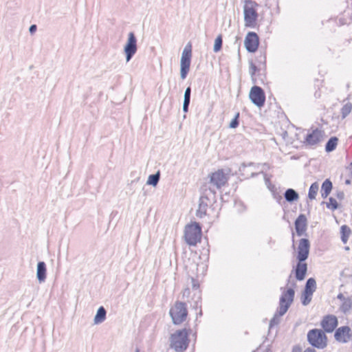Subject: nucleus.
I'll return each instance as SVG.
<instances>
[{"label": "nucleus", "mask_w": 352, "mask_h": 352, "mask_svg": "<svg viewBox=\"0 0 352 352\" xmlns=\"http://www.w3.org/2000/svg\"><path fill=\"white\" fill-rule=\"evenodd\" d=\"M307 340L311 346L319 349H323L327 345V336L322 330L318 329L309 331Z\"/></svg>", "instance_id": "20e7f679"}, {"label": "nucleus", "mask_w": 352, "mask_h": 352, "mask_svg": "<svg viewBox=\"0 0 352 352\" xmlns=\"http://www.w3.org/2000/svg\"><path fill=\"white\" fill-rule=\"evenodd\" d=\"M37 278L40 282L44 281L46 278V267L44 262H39L38 263Z\"/></svg>", "instance_id": "412c9836"}, {"label": "nucleus", "mask_w": 352, "mask_h": 352, "mask_svg": "<svg viewBox=\"0 0 352 352\" xmlns=\"http://www.w3.org/2000/svg\"><path fill=\"white\" fill-rule=\"evenodd\" d=\"M296 230L298 235H302L306 230L307 219L304 214H300L295 221Z\"/></svg>", "instance_id": "a211bd4d"}, {"label": "nucleus", "mask_w": 352, "mask_h": 352, "mask_svg": "<svg viewBox=\"0 0 352 352\" xmlns=\"http://www.w3.org/2000/svg\"><path fill=\"white\" fill-rule=\"evenodd\" d=\"M36 30V25H32L30 28V33L33 34Z\"/></svg>", "instance_id": "4c0bfd02"}, {"label": "nucleus", "mask_w": 352, "mask_h": 352, "mask_svg": "<svg viewBox=\"0 0 352 352\" xmlns=\"http://www.w3.org/2000/svg\"><path fill=\"white\" fill-rule=\"evenodd\" d=\"M210 184L217 188L226 186L228 182L229 176L223 169H218L209 175Z\"/></svg>", "instance_id": "6e6552de"}, {"label": "nucleus", "mask_w": 352, "mask_h": 352, "mask_svg": "<svg viewBox=\"0 0 352 352\" xmlns=\"http://www.w3.org/2000/svg\"><path fill=\"white\" fill-rule=\"evenodd\" d=\"M192 57V44L187 43L185 46L181 58V78L185 79L189 72Z\"/></svg>", "instance_id": "423d86ee"}, {"label": "nucleus", "mask_w": 352, "mask_h": 352, "mask_svg": "<svg viewBox=\"0 0 352 352\" xmlns=\"http://www.w3.org/2000/svg\"><path fill=\"white\" fill-rule=\"evenodd\" d=\"M340 231L342 241L344 243H346L351 233V229L347 226L343 225L341 226Z\"/></svg>", "instance_id": "5701e85b"}, {"label": "nucleus", "mask_w": 352, "mask_h": 352, "mask_svg": "<svg viewBox=\"0 0 352 352\" xmlns=\"http://www.w3.org/2000/svg\"><path fill=\"white\" fill-rule=\"evenodd\" d=\"M324 132L318 129L312 131L311 133L305 135L303 144L307 146H312L320 142L323 140Z\"/></svg>", "instance_id": "9b49d317"}, {"label": "nucleus", "mask_w": 352, "mask_h": 352, "mask_svg": "<svg viewBox=\"0 0 352 352\" xmlns=\"http://www.w3.org/2000/svg\"><path fill=\"white\" fill-rule=\"evenodd\" d=\"M352 110V104L349 102H346L341 109V116L342 118H345Z\"/></svg>", "instance_id": "bb28decb"}, {"label": "nucleus", "mask_w": 352, "mask_h": 352, "mask_svg": "<svg viewBox=\"0 0 352 352\" xmlns=\"http://www.w3.org/2000/svg\"><path fill=\"white\" fill-rule=\"evenodd\" d=\"M259 37L254 32H249L245 38L244 45L249 52H255L259 46Z\"/></svg>", "instance_id": "9d476101"}, {"label": "nucleus", "mask_w": 352, "mask_h": 352, "mask_svg": "<svg viewBox=\"0 0 352 352\" xmlns=\"http://www.w3.org/2000/svg\"><path fill=\"white\" fill-rule=\"evenodd\" d=\"M251 101L258 107L264 105L265 102V94L264 91L258 86H254L251 88L250 94Z\"/></svg>", "instance_id": "1a4fd4ad"}, {"label": "nucleus", "mask_w": 352, "mask_h": 352, "mask_svg": "<svg viewBox=\"0 0 352 352\" xmlns=\"http://www.w3.org/2000/svg\"><path fill=\"white\" fill-rule=\"evenodd\" d=\"M258 3L253 0H245L244 2V25L246 28H255L258 25L257 8Z\"/></svg>", "instance_id": "f257e3e1"}, {"label": "nucleus", "mask_w": 352, "mask_h": 352, "mask_svg": "<svg viewBox=\"0 0 352 352\" xmlns=\"http://www.w3.org/2000/svg\"><path fill=\"white\" fill-rule=\"evenodd\" d=\"M332 189V183L329 179H326L321 187V196L325 199L330 194Z\"/></svg>", "instance_id": "aec40b11"}, {"label": "nucleus", "mask_w": 352, "mask_h": 352, "mask_svg": "<svg viewBox=\"0 0 352 352\" xmlns=\"http://www.w3.org/2000/svg\"><path fill=\"white\" fill-rule=\"evenodd\" d=\"M137 51L136 38L133 32L129 34V38L126 46L124 47V52L126 54V61H129L133 54Z\"/></svg>", "instance_id": "4468645a"}, {"label": "nucleus", "mask_w": 352, "mask_h": 352, "mask_svg": "<svg viewBox=\"0 0 352 352\" xmlns=\"http://www.w3.org/2000/svg\"><path fill=\"white\" fill-rule=\"evenodd\" d=\"M287 129H289L291 135L290 139L293 140L291 142L292 144L294 143L295 140H296L303 144V140L305 138L304 130L301 129H296L293 124L287 125Z\"/></svg>", "instance_id": "dca6fc26"}, {"label": "nucleus", "mask_w": 352, "mask_h": 352, "mask_svg": "<svg viewBox=\"0 0 352 352\" xmlns=\"http://www.w3.org/2000/svg\"><path fill=\"white\" fill-rule=\"evenodd\" d=\"M335 339L342 343L347 342L351 337V329L347 326L339 327L335 332Z\"/></svg>", "instance_id": "2eb2a0df"}, {"label": "nucleus", "mask_w": 352, "mask_h": 352, "mask_svg": "<svg viewBox=\"0 0 352 352\" xmlns=\"http://www.w3.org/2000/svg\"><path fill=\"white\" fill-rule=\"evenodd\" d=\"M345 250H349V247H346V248H345Z\"/></svg>", "instance_id": "37998d69"}, {"label": "nucleus", "mask_w": 352, "mask_h": 352, "mask_svg": "<svg viewBox=\"0 0 352 352\" xmlns=\"http://www.w3.org/2000/svg\"><path fill=\"white\" fill-rule=\"evenodd\" d=\"M282 195H283L285 197H286V191L283 192L281 195H277L274 193V197L280 202V201L282 199Z\"/></svg>", "instance_id": "c9c22d12"}, {"label": "nucleus", "mask_w": 352, "mask_h": 352, "mask_svg": "<svg viewBox=\"0 0 352 352\" xmlns=\"http://www.w3.org/2000/svg\"><path fill=\"white\" fill-rule=\"evenodd\" d=\"M321 326L327 333H331L338 326V319L333 315L325 316L321 321Z\"/></svg>", "instance_id": "ddd939ff"}, {"label": "nucleus", "mask_w": 352, "mask_h": 352, "mask_svg": "<svg viewBox=\"0 0 352 352\" xmlns=\"http://www.w3.org/2000/svg\"><path fill=\"white\" fill-rule=\"evenodd\" d=\"M292 352H301V349L298 346H296L293 349Z\"/></svg>", "instance_id": "58836bf2"}, {"label": "nucleus", "mask_w": 352, "mask_h": 352, "mask_svg": "<svg viewBox=\"0 0 352 352\" xmlns=\"http://www.w3.org/2000/svg\"><path fill=\"white\" fill-rule=\"evenodd\" d=\"M337 298L341 300H344V296H343L342 294H339L337 296Z\"/></svg>", "instance_id": "a19ab883"}, {"label": "nucleus", "mask_w": 352, "mask_h": 352, "mask_svg": "<svg viewBox=\"0 0 352 352\" xmlns=\"http://www.w3.org/2000/svg\"><path fill=\"white\" fill-rule=\"evenodd\" d=\"M298 194L292 188H287V201L292 202L298 199Z\"/></svg>", "instance_id": "cd10ccee"}, {"label": "nucleus", "mask_w": 352, "mask_h": 352, "mask_svg": "<svg viewBox=\"0 0 352 352\" xmlns=\"http://www.w3.org/2000/svg\"><path fill=\"white\" fill-rule=\"evenodd\" d=\"M310 243L307 239H301L297 248V258L299 261H305L309 256Z\"/></svg>", "instance_id": "f8f14e48"}, {"label": "nucleus", "mask_w": 352, "mask_h": 352, "mask_svg": "<svg viewBox=\"0 0 352 352\" xmlns=\"http://www.w3.org/2000/svg\"><path fill=\"white\" fill-rule=\"evenodd\" d=\"M160 179V173L154 175H151L147 181V184L153 186H156Z\"/></svg>", "instance_id": "c85d7f7f"}, {"label": "nucleus", "mask_w": 352, "mask_h": 352, "mask_svg": "<svg viewBox=\"0 0 352 352\" xmlns=\"http://www.w3.org/2000/svg\"><path fill=\"white\" fill-rule=\"evenodd\" d=\"M189 103H190V100H184V101L183 109L185 112H186L188 111V107Z\"/></svg>", "instance_id": "e433bc0d"}, {"label": "nucleus", "mask_w": 352, "mask_h": 352, "mask_svg": "<svg viewBox=\"0 0 352 352\" xmlns=\"http://www.w3.org/2000/svg\"><path fill=\"white\" fill-rule=\"evenodd\" d=\"M185 241L192 246H195L201 239V228L196 222L186 226L184 234Z\"/></svg>", "instance_id": "7ed1b4c3"}, {"label": "nucleus", "mask_w": 352, "mask_h": 352, "mask_svg": "<svg viewBox=\"0 0 352 352\" xmlns=\"http://www.w3.org/2000/svg\"><path fill=\"white\" fill-rule=\"evenodd\" d=\"M316 289V282L314 278H310L307 280L304 292H307L313 295Z\"/></svg>", "instance_id": "4be33fe9"}, {"label": "nucleus", "mask_w": 352, "mask_h": 352, "mask_svg": "<svg viewBox=\"0 0 352 352\" xmlns=\"http://www.w3.org/2000/svg\"><path fill=\"white\" fill-rule=\"evenodd\" d=\"M327 207L333 210H336L338 207L337 201L335 199L330 197L329 199V202L327 203Z\"/></svg>", "instance_id": "2f4dec72"}, {"label": "nucleus", "mask_w": 352, "mask_h": 352, "mask_svg": "<svg viewBox=\"0 0 352 352\" xmlns=\"http://www.w3.org/2000/svg\"><path fill=\"white\" fill-rule=\"evenodd\" d=\"M170 315L175 324H180L184 322L188 316V310L184 302H175L170 309Z\"/></svg>", "instance_id": "39448f33"}, {"label": "nucleus", "mask_w": 352, "mask_h": 352, "mask_svg": "<svg viewBox=\"0 0 352 352\" xmlns=\"http://www.w3.org/2000/svg\"><path fill=\"white\" fill-rule=\"evenodd\" d=\"M281 300H282V301L285 300V299H284V297H283V296L281 298Z\"/></svg>", "instance_id": "c03bdc74"}, {"label": "nucleus", "mask_w": 352, "mask_h": 352, "mask_svg": "<svg viewBox=\"0 0 352 352\" xmlns=\"http://www.w3.org/2000/svg\"><path fill=\"white\" fill-rule=\"evenodd\" d=\"M266 67V57L264 55L256 56L250 63V74L254 82L256 81V74Z\"/></svg>", "instance_id": "0eeeda50"}, {"label": "nucleus", "mask_w": 352, "mask_h": 352, "mask_svg": "<svg viewBox=\"0 0 352 352\" xmlns=\"http://www.w3.org/2000/svg\"><path fill=\"white\" fill-rule=\"evenodd\" d=\"M318 189H319L318 184L317 182L313 183L311 185L309 190V193H308L309 199H310L311 200L316 199Z\"/></svg>", "instance_id": "393cba45"}, {"label": "nucleus", "mask_w": 352, "mask_h": 352, "mask_svg": "<svg viewBox=\"0 0 352 352\" xmlns=\"http://www.w3.org/2000/svg\"><path fill=\"white\" fill-rule=\"evenodd\" d=\"M346 184H349V180H347V181L346 182Z\"/></svg>", "instance_id": "a18cd8bd"}, {"label": "nucleus", "mask_w": 352, "mask_h": 352, "mask_svg": "<svg viewBox=\"0 0 352 352\" xmlns=\"http://www.w3.org/2000/svg\"><path fill=\"white\" fill-rule=\"evenodd\" d=\"M190 88L188 87L184 94V100H190Z\"/></svg>", "instance_id": "f704fd0d"}, {"label": "nucleus", "mask_w": 352, "mask_h": 352, "mask_svg": "<svg viewBox=\"0 0 352 352\" xmlns=\"http://www.w3.org/2000/svg\"><path fill=\"white\" fill-rule=\"evenodd\" d=\"M285 313V311H280V315H283Z\"/></svg>", "instance_id": "79ce46f5"}, {"label": "nucleus", "mask_w": 352, "mask_h": 352, "mask_svg": "<svg viewBox=\"0 0 352 352\" xmlns=\"http://www.w3.org/2000/svg\"><path fill=\"white\" fill-rule=\"evenodd\" d=\"M188 334L189 331L183 329L176 331L170 336V345L176 351H183L186 350L188 346Z\"/></svg>", "instance_id": "f03ea898"}, {"label": "nucleus", "mask_w": 352, "mask_h": 352, "mask_svg": "<svg viewBox=\"0 0 352 352\" xmlns=\"http://www.w3.org/2000/svg\"><path fill=\"white\" fill-rule=\"evenodd\" d=\"M307 270V265L304 261H299L295 270L296 278L298 280H302Z\"/></svg>", "instance_id": "6ab92c4d"}, {"label": "nucleus", "mask_w": 352, "mask_h": 352, "mask_svg": "<svg viewBox=\"0 0 352 352\" xmlns=\"http://www.w3.org/2000/svg\"><path fill=\"white\" fill-rule=\"evenodd\" d=\"M210 200L206 196H201L199 199V208L197 211V216L202 217L206 214L207 208L209 205Z\"/></svg>", "instance_id": "f3484780"}, {"label": "nucleus", "mask_w": 352, "mask_h": 352, "mask_svg": "<svg viewBox=\"0 0 352 352\" xmlns=\"http://www.w3.org/2000/svg\"><path fill=\"white\" fill-rule=\"evenodd\" d=\"M106 311L103 307H100L95 316L94 321L96 323H100L105 320Z\"/></svg>", "instance_id": "b1692460"}, {"label": "nucleus", "mask_w": 352, "mask_h": 352, "mask_svg": "<svg viewBox=\"0 0 352 352\" xmlns=\"http://www.w3.org/2000/svg\"><path fill=\"white\" fill-rule=\"evenodd\" d=\"M239 113H237L235 116V118L231 121L230 124V128H236L239 125Z\"/></svg>", "instance_id": "473e14b6"}, {"label": "nucleus", "mask_w": 352, "mask_h": 352, "mask_svg": "<svg viewBox=\"0 0 352 352\" xmlns=\"http://www.w3.org/2000/svg\"><path fill=\"white\" fill-rule=\"evenodd\" d=\"M312 299V295L307 293L303 292L301 296V301L303 305H307L310 303Z\"/></svg>", "instance_id": "c756f323"}, {"label": "nucleus", "mask_w": 352, "mask_h": 352, "mask_svg": "<svg viewBox=\"0 0 352 352\" xmlns=\"http://www.w3.org/2000/svg\"><path fill=\"white\" fill-rule=\"evenodd\" d=\"M303 352H316V350L312 348H307Z\"/></svg>", "instance_id": "ea45409f"}, {"label": "nucleus", "mask_w": 352, "mask_h": 352, "mask_svg": "<svg viewBox=\"0 0 352 352\" xmlns=\"http://www.w3.org/2000/svg\"><path fill=\"white\" fill-rule=\"evenodd\" d=\"M294 295V291L292 289H287V302L289 301V298L290 300L292 301V298ZM289 307V304L287 303V307Z\"/></svg>", "instance_id": "72a5a7b5"}, {"label": "nucleus", "mask_w": 352, "mask_h": 352, "mask_svg": "<svg viewBox=\"0 0 352 352\" xmlns=\"http://www.w3.org/2000/svg\"><path fill=\"white\" fill-rule=\"evenodd\" d=\"M222 42H223L222 36L219 35L214 41V51L215 52H219L221 49Z\"/></svg>", "instance_id": "7c9ffc66"}, {"label": "nucleus", "mask_w": 352, "mask_h": 352, "mask_svg": "<svg viewBox=\"0 0 352 352\" xmlns=\"http://www.w3.org/2000/svg\"><path fill=\"white\" fill-rule=\"evenodd\" d=\"M338 139L336 137L331 138L326 144L325 149L327 152H331L333 151L338 144Z\"/></svg>", "instance_id": "a878e982"}]
</instances>
